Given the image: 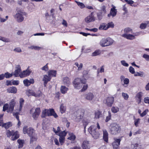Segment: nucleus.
I'll use <instances>...</instances> for the list:
<instances>
[{
    "label": "nucleus",
    "mask_w": 149,
    "mask_h": 149,
    "mask_svg": "<svg viewBox=\"0 0 149 149\" xmlns=\"http://www.w3.org/2000/svg\"><path fill=\"white\" fill-rule=\"evenodd\" d=\"M47 116H53L56 118L58 117V116L53 109H45L43 111L41 115V117L42 118H44L45 117Z\"/></svg>",
    "instance_id": "f257e3e1"
},
{
    "label": "nucleus",
    "mask_w": 149,
    "mask_h": 149,
    "mask_svg": "<svg viewBox=\"0 0 149 149\" xmlns=\"http://www.w3.org/2000/svg\"><path fill=\"white\" fill-rule=\"evenodd\" d=\"M120 130V127L119 124L114 123L110 125V132L111 134H116L119 133Z\"/></svg>",
    "instance_id": "f03ea898"
},
{
    "label": "nucleus",
    "mask_w": 149,
    "mask_h": 149,
    "mask_svg": "<svg viewBox=\"0 0 149 149\" xmlns=\"http://www.w3.org/2000/svg\"><path fill=\"white\" fill-rule=\"evenodd\" d=\"M89 133L95 139H98L100 136L99 132L96 131V127L95 125H91L88 129Z\"/></svg>",
    "instance_id": "7ed1b4c3"
},
{
    "label": "nucleus",
    "mask_w": 149,
    "mask_h": 149,
    "mask_svg": "<svg viewBox=\"0 0 149 149\" xmlns=\"http://www.w3.org/2000/svg\"><path fill=\"white\" fill-rule=\"evenodd\" d=\"M17 13L14 15V17L15 19L18 22H22L24 20L23 15L24 13L22 12L21 10H18L17 9H16Z\"/></svg>",
    "instance_id": "20e7f679"
},
{
    "label": "nucleus",
    "mask_w": 149,
    "mask_h": 149,
    "mask_svg": "<svg viewBox=\"0 0 149 149\" xmlns=\"http://www.w3.org/2000/svg\"><path fill=\"white\" fill-rule=\"evenodd\" d=\"M113 41V40L109 38H103L101 40L100 44L103 47L108 46L112 45Z\"/></svg>",
    "instance_id": "39448f33"
},
{
    "label": "nucleus",
    "mask_w": 149,
    "mask_h": 149,
    "mask_svg": "<svg viewBox=\"0 0 149 149\" xmlns=\"http://www.w3.org/2000/svg\"><path fill=\"white\" fill-rule=\"evenodd\" d=\"M23 132L24 134H27L30 136L35 134V130L32 128H28L27 126H24L23 128Z\"/></svg>",
    "instance_id": "423d86ee"
},
{
    "label": "nucleus",
    "mask_w": 149,
    "mask_h": 149,
    "mask_svg": "<svg viewBox=\"0 0 149 149\" xmlns=\"http://www.w3.org/2000/svg\"><path fill=\"white\" fill-rule=\"evenodd\" d=\"M114 102V97L112 96H109L106 98L104 100V103L109 107H112Z\"/></svg>",
    "instance_id": "0eeeda50"
},
{
    "label": "nucleus",
    "mask_w": 149,
    "mask_h": 149,
    "mask_svg": "<svg viewBox=\"0 0 149 149\" xmlns=\"http://www.w3.org/2000/svg\"><path fill=\"white\" fill-rule=\"evenodd\" d=\"M41 92L39 90L37 93H36L30 89L27 90L26 91V94L28 96L32 95L36 97H39L40 95Z\"/></svg>",
    "instance_id": "6e6552de"
},
{
    "label": "nucleus",
    "mask_w": 149,
    "mask_h": 149,
    "mask_svg": "<svg viewBox=\"0 0 149 149\" xmlns=\"http://www.w3.org/2000/svg\"><path fill=\"white\" fill-rule=\"evenodd\" d=\"M81 79L79 78L76 79L74 82V86L77 89H80L82 87L81 84Z\"/></svg>",
    "instance_id": "1a4fd4ad"
},
{
    "label": "nucleus",
    "mask_w": 149,
    "mask_h": 149,
    "mask_svg": "<svg viewBox=\"0 0 149 149\" xmlns=\"http://www.w3.org/2000/svg\"><path fill=\"white\" fill-rule=\"evenodd\" d=\"M15 100L13 99L11 100L9 103V106L8 109V112L11 113L14 110V108L15 104Z\"/></svg>",
    "instance_id": "9d476101"
},
{
    "label": "nucleus",
    "mask_w": 149,
    "mask_h": 149,
    "mask_svg": "<svg viewBox=\"0 0 149 149\" xmlns=\"http://www.w3.org/2000/svg\"><path fill=\"white\" fill-rule=\"evenodd\" d=\"M114 141L112 143L113 149H118L119 146L120 144L121 139H114Z\"/></svg>",
    "instance_id": "9b49d317"
},
{
    "label": "nucleus",
    "mask_w": 149,
    "mask_h": 149,
    "mask_svg": "<svg viewBox=\"0 0 149 149\" xmlns=\"http://www.w3.org/2000/svg\"><path fill=\"white\" fill-rule=\"evenodd\" d=\"M85 20L87 23H89L91 22L94 21L95 20V19L93 15V13H91L89 15L86 17Z\"/></svg>",
    "instance_id": "f8f14e48"
},
{
    "label": "nucleus",
    "mask_w": 149,
    "mask_h": 149,
    "mask_svg": "<svg viewBox=\"0 0 149 149\" xmlns=\"http://www.w3.org/2000/svg\"><path fill=\"white\" fill-rule=\"evenodd\" d=\"M115 8L116 7L115 6H113V8H111L109 14L108 15V16L109 17L111 16L114 17L116 15L117 11Z\"/></svg>",
    "instance_id": "ddd939ff"
},
{
    "label": "nucleus",
    "mask_w": 149,
    "mask_h": 149,
    "mask_svg": "<svg viewBox=\"0 0 149 149\" xmlns=\"http://www.w3.org/2000/svg\"><path fill=\"white\" fill-rule=\"evenodd\" d=\"M40 112V109L39 108L36 109L34 112L32 114V117L35 120L37 119L38 117Z\"/></svg>",
    "instance_id": "4468645a"
},
{
    "label": "nucleus",
    "mask_w": 149,
    "mask_h": 149,
    "mask_svg": "<svg viewBox=\"0 0 149 149\" xmlns=\"http://www.w3.org/2000/svg\"><path fill=\"white\" fill-rule=\"evenodd\" d=\"M31 72L29 70L27 69L23 71L19 74V76L21 78H23L29 75Z\"/></svg>",
    "instance_id": "2eb2a0df"
},
{
    "label": "nucleus",
    "mask_w": 149,
    "mask_h": 149,
    "mask_svg": "<svg viewBox=\"0 0 149 149\" xmlns=\"http://www.w3.org/2000/svg\"><path fill=\"white\" fill-rule=\"evenodd\" d=\"M51 79V77L47 75L44 76L42 79V81H44V85L45 87H46L47 82L50 81Z\"/></svg>",
    "instance_id": "dca6fc26"
},
{
    "label": "nucleus",
    "mask_w": 149,
    "mask_h": 149,
    "mask_svg": "<svg viewBox=\"0 0 149 149\" xmlns=\"http://www.w3.org/2000/svg\"><path fill=\"white\" fill-rule=\"evenodd\" d=\"M131 146L133 149H143L142 145L140 143H135L132 144Z\"/></svg>",
    "instance_id": "f3484780"
},
{
    "label": "nucleus",
    "mask_w": 149,
    "mask_h": 149,
    "mask_svg": "<svg viewBox=\"0 0 149 149\" xmlns=\"http://www.w3.org/2000/svg\"><path fill=\"white\" fill-rule=\"evenodd\" d=\"M82 147L83 149H89L90 146L89 142L87 140L84 141L82 143Z\"/></svg>",
    "instance_id": "a211bd4d"
},
{
    "label": "nucleus",
    "mask_w": 149,
    "mask_h": 149,
    "mask_svg": "<svg viewBox=\"0 0 149 149\" xmlns=\"http://www.w3.org/2000/svg\"><path fill=\"white\" fill-rule=\"evenodd\" d=\"M122 36L127 39L130 40H132L135 38L134 35L130 34H127L126 33H124L122 34Z\"/></svg>",
    "instance_id": "6ab92c4d"
},
{
    "label": "nucleus",
    "mask_w": 149,
    "mask_h": 149,
    "mask_svg": "<svg viewBox=\"0 0 149 149\" xmlns=\"http://www.w3.org/2000/svg\"><path fill=\"white\" fill-rule=\"evenodd\" d=\"M16 68L17 69L13 72V75L15 76V77H17L19 76V73L21 71V68L19 65H17Z\"/></svg>",
    "instance_id": "aec40b11"
},
{
    "label": "nucleus",
    "mask_w": 149,
    "mask_h": 149,
    "mask_svg": "<svg viewBox=\"0 0 149 149\" xmlns=\"http://www.w3.org/2000/svg\"><path fill=\"white\" fill-rule=\"evenodd\" d=\"M7 91L8 93H17V89L15 87L12 86L8 88Z\"/></svg>",
    "instance_id": "412c9836"
},
{
    "label": "nucleus",
    "mask_w": 149,
    "mask_h": 149,
    "mask_svg": "<svg viewBox=\"0 0 149 149\" xmlns=\"http://www.w3.org/2000/svg\"><path fill=\"white\" fill-rule=\"evenodd\" d=\"M19 137V135L18 132L16 131L14 132L13 134L11 137V140L13 141H14L17 139Z\"/></svg>",
    "instance_id": "4be33fe9"
},
{
    "label": "nucleus",
    "mask_w": 149,
    "mask_h": 149,
    "mask_svg": "<svg viewBox=\"0 0 149 149\" xmlns=\"http://www.w3.org/2000/svg\"><path fill=\"white\" fill-rule=\"evenodd\" d=\"M63 82L64 84L67 86H68L71 83L70 79L67 77H65L64 78Z\"/></svg>",
    "instance_id": "5701e85b"
},
{
    "label": "nucleus",
    "mask_w": 149,
    "mask_h": 149,
    "mask_svg": "<svg viewBox=\"0 0 149 149\" xmlns=\"http://www.w3.org/2000/svg\"><path fill=\"white\" fill-rule=\"evenodd\" d=\"M56 74V70H50L48 72V75L50 77L51 76L55 77Z\"/></svg>",
    "instance_id": "b1692460"
},
{
    "label": "nucleus",
    "mask_w": 149,
    "mask_h": 149,
    "mask_svg": "<svg viewBox=\"0 0 149 149\" xmlns=\"http://www.w3.org/2000/svg\"><path fill=\"white\" fill-rule=\"evenodd\" d=\"M24 100L22 98H20V99L19 101V106L18 109L19 112L21 111L22 110V107L24 105Z\"/></svg>",
    "instance_id": "393cba45"
},
{
    "label": "nucleus",
    "mask_w": 149,
    "mask_h": 149,
    "mask_svg": "<svg viewBox=\"0 0 149 149\" xmlns=\"http://www.w3.org/2000/svg\"><path fill=\"white\" fill-rule=\"evenodd\" d=\"M149 26V21H146L144 23H141L140 25V28L141 29H144L147 26Z\"/></svg>",
    "instance_id": "a878e982"
},
{
    "label": "nucleus",
    "mask_w": 149,
    "mask_h": 149,
    "mask_svg": "<svg viewBox=\"0 0 149 149\" xmlns=\"http://www.w3.org/2000/svg\"><path fill=\"white\" fill-rule=\"evenodd\" d=\"M30 136V143H33V141H36L37 140V137L36 134Z\"/></svg>",
    "instance_id": "bb28decb"
},
{
    "label": "nucleus",
    "mask_w": 149,
    "mask_h": 149,
    "mask_svg": "<svg viewBox=\"0 0 149 149\" xmlns=\"http://www.w3.org/2000/svg\"><path fill=\"white\" fill-rule=\"evenodd\" d=\"M94 97V95L92 93H89L86 95V98L88 100H92Z\"/></svg>",
    "instance_id": "cd10ccee"
},
{
    "label": "nucleus",
    "mask_w": 149,
    "mask_h": 149,
    "mask_svg": "<svg viewBox=\"0 0 149 149\" xmlns=\"http://www.w3.org/2000/svg\"><path fill=\"white\" fill-rule=\"evenodd\" d=\"M103 139L104 141L107 142L108 141V134L106 130H103Z\"/></svg>",
    "instance_id": "c85d7f7f"
},
{
    "label": "nucleus",
    "mask_w": 149,
    "mask_h": 149,
    "mask_svg": "<svg viewBox=\"0 0 149 149\" xmlns=\"http://www.w3.org/2000/svg\"><path fill=\"white\" fill-rule=\"evenodd\" d=\"M68 90V88H66L65 86H61V88L60 90L62 94H65L66 93Z\"/></svg>",
    "instance_id": "c756f323"
},
{
    "label": "nucleus",
    "mask_w": 149,
    "mask_h": 149,
    "mask_svg": "<svg viewBox=\"0 0 149 149\" xmlns=\"http://www.w3.org/2000/svg\"><path fill=\"white\" fill-rule=\"evenodd\" d=\"M12 125V123L9 122L7 123H4L2 126V127H4L6 129H8Z\"/></svg>",
    "instance_id": "7c9ffc66"
},
{
    "label": "nucleus",
    "mask_w": 149,
    "mask_h": 149,
    "mask_svg": "<svg viewBox=\"0 0 149 149\" xmlns=\"http://www.w3.org/2000/svg\"><path fill=\"white\" fill-rule=\"evenodd\" d=\"M17 141L19 144L18 146L19 148H22L23 146V144L24 143V140L19 139L17 140Z\"/></svg>",
    "instance_id": "2f4dec72"
},
{
    "label": "nucleus",
    "mask_w": 149,
    "mask_h": 149,
    "mask_svg": "<svg viewBox=\"0 0 149 149\" xmlns=\"http://www.w3.org/2000/svg\"><path fill=\"white\" fill-rule=\"evenodd\" d=\"M88 71L86 70H84L83 71V77L85 79H88L89 78V76L88 74Z\"/></svg>",
    "instance_id": "473e14b6"
},
{
    "label": "nucleus",
    "mask_w": 149,
    "mask_h": 149,
    "mask_svg": "<svg viewBox=\"0 0 149 149\" xmlns=\"http://www.w3.org/2000/svg\"><path fill=\"white\" fill-rule=\"evenodd\" d=\"M99 29L100 30H106L107 29V25H105V24H103L102 25H100L99 28Z\"/></svg>",
    "instance_id": "72a5a7b5"
},
{
    "label": "nucleus",
    "mask_w": 149,
    "mask_h": 149,
    "mask_svg": "<svg viewBox=\"0 0 149 149\" xmlns=\"http://www.w3.org/2000/svg\"><path fill=\"white\" fill-rule=\"evenodd\" d=\"M144 73L143 72L140 71L139 72H136L134 74L135 76H139L141 77H143Z\"/></svg>",
    "instance_id": "f704fd0d"
},
{
    "label": "nucleus",
    "mask_w": 149,
    "mask_h": 149,
    "mask_svg": "<svg viewBox=\"0 0 149 149\" xmlns=\"http://www.w3.org/2000/svg\"><path fill=\"white\" fill-rule=\"evenodd\" d=\"M75 2L77 4V5L80 7V8H83L85 7V6L83 3L78 2L76 0L75 1Z\"/></svg>",
    "instance_id": "c9c22d12"
},
{
    "label": "nucleus",
    "mask_w": 149,
    "mask_h": 149,
    "mask_svg": "<svg viewBox=\"0 0 149 149\" xmlns=\"http://www.w3.org/2000/svg\"><path fill=\"white\" fill-rule=\"evenodd\" d=\"M66 111V108L64 107L63 104H61L60 106V111L63 113L65 112Z\"/></svg>",
    "instance_id": "e433bc0d"
},
{
    "label": "nucleus",
    "mask_w": 149,
    "mask_h": 149,
    "mask_svg": "<svg viewBox=\"0 0 149 149\" xmlns=\"http://www.w3.org/2000/svg\"><path fill=\"white\" fill-rule=\"evenodd\" d=\"M66 134L65 131H63L59 132L57 135H59L60 137H65L66 135Z\"/></svg>",
    "instance_id": "4c0bfd02"
},
{
    "label": "nucleus",
    "mask_w": 149,
    "mask_h": 149,
    "mask_svg": "<svg viewBox=\"0 0 149 149\" xmlns=\"http://www.w3.org/2000/svg\"><path fill=\"white\" fill-rule=\"evenodd\" d=\"M14 132V131L13 130L10 131L9 130H8L6 131V134L8 137H10V136H12Z\"/></svg>",
    "instance_id": "58836bf2"
},
{
    "label": "nucleus",
    "mask_w": 149,
    "mask_h": 149,
    "mask_svg": "<svg viewBox=\"0 0 149 149\" xmlns=\"http://www.w3.org/2000/svg\"><path fill=\"white\" fill-rule=\"evenodd\" d=\"M124 32L125 33H132V29L129 27H127L125 28L124 30Z\"/></svg>",
    "instance_id": "ea45409f"
},
{
    "label": "nucleus",
    "mask_w": 149,
    "mask_h": 149,
    "mask_svg": "<svg viewBox=\"0 0 149 149\" xmlns=\"http://www.w3.org/2000/svg\"><path fill=\"white\" fill-rule=\"evenodd\" d=\"M113 113H116L119 111V109L118 107H113L111 109Z\"/></svg>",
    "instance_id": "a19ab883"
},
{
    "label": "nucleus",
    "mask_w": 149,
    "mask_h": 149,
    "mask_svg": "<svg viewBox=\"0 0 149 149\" xmlns=\"http://www.w3.org/2000/svg\"><path fill=\"white\" fill-rule=\"evenodd\" d=\"M76 138L75 136L72 134H71L70 135V136L68 138V139L74 141Z\"/></svg>",
    "instance_id": "79ce46f5"
},
{
    "label": "nucleus",
    "mask_w": 149,
    "mask_h": 149,
    "mask_svg": "<svg viewBox=\"0 0 149 149\" xmlns=\"http://www.w3.org/2000/svg\"><path fill=\"white\" fill-rule=\"evenodd\" d=\"M142 95V93L141 92H139L136 94L135 96V98H136L141 99Z\"/></svg>",
    "instance_id": "37998d69"
},
{
    "label": "nucleus",
    "mask_w": 149,
    "mask_h": 149,
    "mask_svg": "<svg viewBox=\"0 0 149 149\" xmlns=\"http://www.w3.org/2000/svg\"><path fill=\"white\" fill-rule=\"evenodd\" d=\"M4 75L5 77L6 78H8L12 77L13 75V74L12 73L10 74L8 72H7L5 73Z\"/></svg>",
    "instance_id": "c03bdc74"
},
{
    "label": "nucleus",
    "mask_w": 149,
    "mask_h": 149,
    "mask_svg": "<svg viewBox=\"0 0 149 149\" xmlns=\"http://www.w3.org/2000/svg\"><path fill=\"white\" fill-rule=\"evenodd\" d=\"M101 113L100 112L97 111L95 113V118H98L100 117V116L101 115Z\"/></svg>",
    "instance_id": "a18cd8bd"
},
{
    "label": "nucleus",
    "mask_w": 149,
    "mask_h": 149,
    "mask_svg": "<svg viewBox=\"0 0 149 149\" xmlns=\"http://www.w3.org/2000/svg\"><path fill=\"white\" fill-rule=\"evenodd\" d=\"M114 24L112 22L109 23L107 24V29L110 27L113 28L114 27Z\"/></svg>",
    "instance_id": "49530a36"
},
{
    "label": "nucleus",
    "mask_w": 149,
    "mask_h": 149,
    "mask_svg": "<svg viewBox=\"0 0 149 149\" xmlns=\"http://www.w3.org/2000/svg\"><path fill=\"white\" fill-rule=\"evenodd\" d=\"M23 83L25 86H28L30 85L29 80L26 79L24 80Z\"/></svg>",
    "instance_id": "de8ad7c7"
},
{
    "label": "nucleus",
    "mask_w": 149,
    "mask_h": 149,
    "mask_svg": "<svg viewBox=\"0 0 149 149\" xmlns=\"http://www.w3.org/2000/svg\"><path fill=\"white\" fill-rule=\"evenodd\" d=\"M89 123V121L88 120H84L83 121V125L84 126V128L86 129V126L88 125Z\"/></svg>",
    "instance_id": "09e8293b"
},
{
    "label": "nucleus",
    "mask_w": 149,
    "mask_h": 149,
    "mask_svg": "<svg viewBox=\"0 0 149 149\" xmlns=\"http://www.w3.org/2000/svg\"><path fill=\"white\" fill-rule=\"evenodd\" d=\"M75 64L78 67V70H81L83 67V64L82 63H80V65H79L78 63H75Z\"/></svg>",
    "instance_id": "8fccbe9b"
},
{
    "label": "nucleus",
    "mask_w": 149,
    "mask_h": 149,
    "mask_svg": "<svg viewBox=\"0 0 149 149\" xmlns=\"http://www.w3.org/2000/svg\"><path fill=\"white\" fill-rule=\"evenodd\" d=\"M8 108L9 107L8 104H5L3 107V111H5L7 109L8 110Z\"/></svg>",
    "instance_id": "3c124183"
},
{
    "label": "nucleus",
    "mask_w": 149,
    "mask_h": 149,
    "mask_svg": "<svg viewBox=\"0 0 149 149\" xmlns=\"http://www.w3.org/2000/svg\"><path fill=\"white\" fill-rule=\"evenodd\" d=\"M122 96L124 99L125 100H127L128 98L129 97V95H128L127 93H122Z\"/></svg>",
    "instance_id": "603ef678"
},
{
    "label": "nucleus",
    "mask_w": 149,
    "mask_h": 149,
    "mask_svg": "<svg viewBox=\"0 0 149 149\" xmlns=\"http://www.w3.org/2000/svg\"><path fill=\"white\" fill-rule=\"evenodd\" d=\"M29 48L32 49H34L35 50H39L40 49V47H39L34 46H32L31 47H29Z\"/></svg>",
    "instance_id": "864d4df0"
},
{
    "label": "nucleus",
    "mask_w": 149,
    "mask_h": 149,
    "mask_svg": "<svg viewBox=\"0 0 149 149\" xmlns=\"http://www.w3.org/2000/svg\"><path fill=\"white\" fill-rule=\"evenodd\" d=\"M100 51H95L92 53V56H95L100 54Z\"/></svg>",
    "instance_id": "5fc2aeb1"
},
{
    "label": "nucleus",
    "mask_w": 149,
    "mask_h": 149,
    "mask_svg": "<svg viewBox=\"0 0 149 149\" xmlns=\"http://www.w3.org/2000/svg\"><path fill=\"white\" fill-rule=\"evenodd\" d=\"M0 40L2 41L6 42H10V40L8 39H6V38L0 36Z\"/></svg>",
    "instance_id": "6e6d98bb"
},
{
    "label": "nucleus",
    "mask_w": 149,
    "mask_h": 149,
    "mask_svg": "<svg viewBox=\"0 0 149 149\" xmlns=\"http://www.w3.org/2000/svg\"><path fill=\"white\" fill-rule=\"evenodd\" d=\"M108 113H109V115L108 116H107L106 117V118L105 120V121L106 122H107L108 121H109L111 119V113L109 111Z\"/></svg>",
    "instance_id": "4d7b16f0"
},
{
    "label": "nucleus",
    "mask_w": 149,
    "mask_h": 149,
    "mask_svg": "<svg viewBox=\"0 0 149 149\" xmlns=\"http://www.w3.org/2000/svg\"><path fill=\"white\" fill-rule=\"evenodd\" d=\"M129 72L132 74H135V71L134 69L132 66H130L129 68Z\"/></svg>",
    "instance_id": "13d9d810"
},
{
    "label": "nucleus",
    "mask_w": 149,
    "mask_h": 149,
    "mask_svg": "<svg viewBox=\"0 0 149 149\" xmlns=\"http://www.w3.org/2000/svg\"><path fill=\"white\" fill-rule=\"evenodd\" d=\"M19 114V113L18 112H16L15 113H13V115L15 117L17 118V120H19V116L18 115Z\"/></svg>",
    "instance_id": "bf43d9fd"
},
{
    "label": "nucleus",
    "mask_w": 149,
    "mask_h": 149,
    "mask_svg": "<svg viewBox=\"0 0 149 149\" xmlns=\"http://www.w3.org/2000/svg\"><path fill=\"white\" fill-rule=\"evenodd\" d=\"M65 139V137H60L59 138V141L61 145H62Z\"/></svg>",
    "instance_id": "052dcab7"
},
{
    "label": "nucleus",
    "mask_w": 149,
    "mask_h": 149,
    "mask_svg": "<svg viewBox=\"0 0 149 149\" xmlns=\"http://www.w3.org/2000/svg\"><path fill=\"white\" fill-rule=\"evenodd\" d=\"M148 111V109H146L141 114V116L143 117L146 115Z\"/></svg>",
    "instance_id": "680f3d73"
},
{
    "label": "nucleus",
    "mask_w": 149,
    "mask_h": 149,
    "mask_svg": "<svg viewBox=\"0 0 149 149\" xmlns=\"http://www.w3.org/2000/svg\"><path fill=\"white\" fill-rule=\"evenodd\" d=\"M121 63L123 65L126 66V67H127L129 65L128 64L126 63L125 61L123 60L121 61Z\"/></svg>",
    "instance_id": "e2e57ef3"
},
{
    "label": "nucleus",
    "mask_w": 149,
    "mask_h": 149,
    "mask_svg": "<svg viewBox=\"0 0 149 149\" xmlns=\"http://www.w3.org/2000/svg\"><path fill=\"white\" fill-rule=\"evenodd\" d=\"M48 63H47L46 65L42 68V70H44L45 71H47L48 70V67L47 66Z\"/></svg>",
    "instance_id": "0e129e2a"
},
{
    "label": "nucleus",
    "mask_w": 149,
    "mask_h": 149,
    "mask_svg": "<svg viewBox=\"0 0 149 149\" xmlns=\"http://www.w3.org/2000/svg\"><path fill=\"white\" fill-rule=\"evenodd\" d=\"M124 1L128 4L132 6H133V5H132V4H133L134 3V2L133 1L128 0H124Z\"/></svg>",
    "instance_id": "69168bd1"
},
{
    "label": "nucleus",
    "mask_w": 149,
    "mask_h": 149,
    "mask_svg": "<svg viewBox=\"0 0 149 149\" xmlns=\"http://www.w3.org/2000/svg\"><path fill=\"white\" fill-rule=\"evenodd\" d=\"M143 57L145 58L147 61H149V55L144 54L143 56Z\"/></svg>",
    "instance_id": "338daca9"
},
{
    "label": "nucleus",
    "mask_w": 149,
    "mask_h": 149,
    "mask_svg": "<svg viewBox=\"0 0 149 149\" xmlns=\"http://www.w3.org/2000/svg\"><path fill=\"white\" fill-rule=\"evenodd\" d=\"M144 101L145 103L149 104V97H145Z\"/></svg>",
    "instance_id": "774afa93"
}]
</instances>
